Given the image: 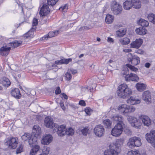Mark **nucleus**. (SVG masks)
<instances>
[{
	"mask_svg": "<svg viewBox=\"0 0 155 155\" xmlns=\"http://www.w3.org/2000/svg\"><path fill=\"white\" fill-rule=\"evenodd\" d=\"M10 49V47H2L0 49L1 55L3 56H7L9 53Z\"/></svg>",
	"mask_w": 155,
	"mask_h": 155,
	"instance_id": "nucleus-25",
	"label": "nucleus"
},
{
	"mask_svg": "<svg viewBox=\"0 0 155 155\" xmlns=\"http://www.w3.org/2000/svg\"><path fill=\"white\" fill-rule=\"evenodd\" d=\"M79 104L81 106H84L86 105V103L83 100L79 101Z\"/></svg>",
	"mask_w": 155,
	"mask_h": 155,
	"instance_id": "nucleus-58",
	"label": "nucleus"
},
{
	"mask_svg": "<svg viewBox=\"0 0 155 155\" xmlns=\"http://www.w3.org/2000/svg\"><path fill=\"white\" fill-rule=\"evenodd\" d=\"M143 42V40L140 38L136 39L130 44V47L138 49L141 46Z\"/></svg>",
	"mask_w": 155,
	"mask_h": 155,
	"instance_id": "nucleus-16",
	"label": "nucleus"
},
{
	"mask_svg": "<svg viewBox=\"0 0 155 155\" xmlns=\"http://www.w3.org/2000/svg\"><path fill=\"white\" fill-rule=\"evenodd\" d=\"M138 24L143 27H147L149 25L148 21L142 19H140L139 21Z\"/></svg>",
	"mask_w": 155,
	"mask_h": 155,
	"instance_id": "nucleus-36",
	"label": "nucleus"
},
{
	"mask_svg": "<svg viewBox=\"0 0 155 155\" xmlns=\"http://www.w3.org/2000/svg\"><path fill=\"white\" fill-rule=\"evenodd\" d=\"M103 123L105 127L107 128H110L112 124V122L109 119H106L103 121Z\"/></svg>",
	"mask_w": 155,
	"mask_h": 155,
	"instance_id": "nucleus-39",
	"label": "nucleus"
},
{
	"mask_svg": "<svg viewBox=\"0 0 155 155\" xmlns=\"http://www.w3.org/2000/svg\"><path fill=\"white\" fill-rule=\"evenodd\" d=\"M124 139L123 138H120L117 139L114 144H111L110 145H113L115 146L116 149H117L120 152L121 150V146L122 145L124 141Z\"/></svg>",
	"mask_w": 155,
	"mask_h": 155,
	"instance_id": "nucleus-20",
	"label": "nucleus"
},
{
	"mask_svg": "<svg viewBox=\"0 0 155 155\" xmlns=\"http://www.w3.org/2000/svg\"><path fill=\"white\" fill-rule=\"evenodd\" d=\"M2 84L5 86H8L10 84V82L8 78L5 77H4L2 78Z\"/></svg>",
	"mask_w": 155,
	"mask_h": 155,
	"instance_id": "nucleus-38",
	"label": "nucleus"
},
{
	"mask_svg": "<svg viewBox=\"0 0 155 155\" xmlns=\"http://www.w3.org/2000/svg\"><path fill=\"white\" fill-rule=\"evenodd\" d=\"M94 132L96 136L101 137L104 135L105 129L103 126L99 124L95 126L94 129Z\"/></svg>",
	"mask_w": 155,
	"mask_h": 155,
	"instance_id": "nucleus-8",
	"label": "nucleus"
},
{
	"mask_svg": "<svg viewBox=\"0 0 155 155\" xmlns=\"http://www.w3.org/2000/svg\"><path fill=\"white\" fill-rule=\"evenodd\" d=\"M45 124L48 128H53L54 127L57 128L58 125L57 124L54 123L53 120L48 117H46L45 120Z\"/></svg>",
	"mask_w": 155,
	"mask_h": 155,
	"instance_id": "nucleus-13",
	"label": "nucleus"
},
{
	"mask_svg": "<svg viewBox=\"0 0 155 155\" xmlns=\"http://www.w3.org/2000/svg\"><path fill=\"white\" fill-rule=\"evenodd\" d=\"M74 130L72 128H69L68 129V130H66V134L69 136H71L74 134Z\"/></svg>",
	"mask_w": 155,
	"mask_h": 155,
	"instance_id": "nucleus-42",
	"label": "nucleus"
},
{
	"mask_svg": "<svg viewBox=\"0 0 155 155\" xmlns=\"http://www.w3.org/2000/svg\"><path fill=\"white\" fill-rule=\"evenodd\" d=\"M114 19V17L112 15L108 14L106 15L105 21L107 24H110L113 22Z\"/></svg>",
	"mask_w": 155,
	"mask_h": 155,
	"instance_id": "nucleus-34",
	"label": "nucleus"
},
{
	"mask_svg": "<svg viewBox=\"0 0 155 155\" xmlns=\"http://www.w3.org/2000/svg\"><path fill=\"white\" fill-rule=\"evenodd\" d=\"M127 120L130 123L132 126L138 128L141 125V123L140 122L139 120L136 117L131 116H129Z\"/></svg>",
	"mask_w": 155,
	"mask_h": 155,
	"instance_id": "nucleus-10",
	"label": "nucleus"
},
{
	"mask_svg": "<svg viewBox=\"0 0 155 155\" xmlns=\"http://www.w3.org/2000/svg\"><path fill=\"white\" fill-rule=\"evenodd\" d=\"M111 8L114 14L115 15H118L120 13L122 10V6L115 1L112 2Z\"/></svg>",
	"mask_w": 155,
	"mask_h": 155,
	"instance_id": "nucleus-6",
	"label": "nucleus"
},
{
	"mask_svg": "<svg viewBox=\"0 0 155 155\" xmlns=\"http://www.w3.org/2000/svg\"><path fill=\"white\" fill-rule=\"evenodd\" d=\"M136 87L137 90L139 91H141L145 90L146 88L145 84L143 83H137Z\"/></svg>",
	"mask_w": 155,
	"mask_h": 155,
	"instance_id": "nucleus-30",
	"label": "nucleus"
},
{
	"mask_svg": "<svg viewBox=\"0 0 155 155\" xmlns=\"http://www.w3.org/2000/svg\"><path fill=\"white\" fill-rule=\"evenodd\" d=\"M53 137L50 134H47L43 136L41 141V143L44 145H48L52 141Z\"/></svg>",
	"mask_w": 155,
	"mask_h": 155,
	"instance_id": "nucleus-14",
	"label": "nucleus"
},
{
	"mask_svg": "<svg viewBox=\"0 0 155 155\" xmlns=\"http://www.w3.org/2000/svg\"><path fill=\"white\" fill-rule=\"evenodd\" d=\"M50 11L48 5L46 4H44L40 10L39 14L41 16H45L49 13Z\"/></svg>",
	"mask_w": 155,
	"mask_h": 155,
	"instance_id": "nucleus-15",
	"label": "nucleus"
},
{
	"mask_svg": "<svg viewBox=\"0 0 155 155\" xmlns=\"http://www.w3.org/2000/svg\"><path fill=\"white\" fill-rule=\"evenodd\" d=\"M49 38L48 35H45L44 36L41 38L40 39V41H44L47 40Z\"/></svg>",
	"mask_w": 155,
	"mask_h": 155,
	"instance_id": "nucleus-60",
	"label": "nucleus"
},
{
	"mask_svg": "<svg viewBox=\"0 0 155 155\" xmlns=\"http://www.w3.org/2000/svg\"><path fill=\"white\" fill-rule=\"evenodd\" d=\"M124 124H117L113 128L111 131V134L113 136L118 137L122 133L123 130V127L124 126Z\"/></svg>",
	"mask_w": 155,
	"mask_h": 155,
	"instance_id": "nucleus-5",
	"label": "nucleus"
},
{
	"mask_svg": "<svg viewBox=\"0 0 155 155\" xmlns=\"http://www.w3.org/2000/svg\"><path fill=\"white\" fill-rule=\"evenodd\" d=\"M127 155H140V154L137 151L131 150L128 152Z\"/></svg>",
	"mask_w": 155,
	"mask_h": 155,
	"instance_id": "nucleus-50",
	"label": "nucleus"
},
{
	"mask_svg": "<svg viewBox=\"0 0 155 155\" xmlns=\"http://www.w3.org/2000/svg\"><path fill=\"white\" fill-rule=\"evenodd\" d=\"M131 4L132 7L136 9L140 8L141 6V2L140 0H131Z\"/></svg>",
	"mask_w": 155,
	"mask_h": 155,
	"instance_id": "nucleus-26",
	"label": "nucleus"
},
{
	"mask_svg": "<svg viewBox=\"0 0 155 155\" xmlns=\"http://www.w3.org/2000/svg\"><path fill=\"white\" fill-rule=\"evenodd\" d=\"M109 147V149L104 151V155H118L120 153V152L115 149V146L113 145H110Z\"/></svg>",
	"mask_w": 155,
	"mask_h": 155,
	"instance_id": "nucleus-7",
	"label": "nucleus"
},
{
	"mask_svg": "<svg viewBox=\"0 0 155 155\" xmlns=\"http://www.w3.org/2000/svg\"><path fill=\"white\" fill-rule=\"evenodd\" d=\"M91 109L90 108L88 107L86 108L85 110V111L86 114L88 115H90V111Z\"/></svg>",
	"mask_w": 155,
	"mask_h": 155,
	"instance_id": "nucleus-59",
	"label": "nucleus"
},
{
	"mask_svg": "<svg viewBox=\"0 0 155 155\" xmlns=\"http://www.w3.org/2000/svg\"><path fill=\"white\" fill-rule=\"evenodd\" d=\"M11 94L13 97L17 99H20L21 96L19 90L17 88H14L12 90Z\"/></svg>",
	"mask_w": 155,
	"mask_h": 155,
	"instance_id": "nucleus-21",
	"label": "nucleus"
},
{
	"mask_svg": "<svg viewBox=\"0 0 155 155\" xmlns=\"http://www.w3.org/2000/svg\"><path fill=\"white\" fill-rule=\"evenodd\" d=\"M68 8V6L67 4H65L64 6H61L60 8V10H62L64 12H66Z\"/></svg>",
	"mask_w": 155,
	"mask_h": 155,
	"instance_id": "nucleus-51",
	"label": "nucleus"
},
{
	"mask_svg": "<svg viewBox=\"0 0 155 155\" xmlns=\"http://www.w3.org/2000/svg\"><path fill=\"white\" fill-rule=\"evenodd\" d=\"M61 92V90L59 87H58L55 91V93L56 94H58Z\"/></svg>",
	"mask_w": 155,
	"mask_h": 155,
	"instance_id": "nucleus-57",
	"label": "nucleus"
},
{
	"mask_svg": "<svg viewBox=\"0 0 155 155\" xmlns=\"http://www.w3.org/2000/svg\"><path fill=\"white\" fill-rule=\"evenodd\" d=\"M38 23V20L36 18H34L32 22V28L33 30H35L36 28V26L37 25Z\"/></svg>",
	"mask_w": 155,
	"mask_h": 155,
	"instance_id": "nucleus-41",
	"label": "nucleus"
},
{
	"mask_svg": "<svg viewBox=\"0 0 155 155\" xmlns=\"http://www.w3.org/2000/svg\"><path fill=\"white\" fill-rule=\"evenodd\" d=\"M125 80L126 81H137L139 79L138 77L136 74L130 73L129 74H127L125 77Z\"/></svg>",
	"mask_w": 155,
	"mask_h": 155,
	"instance_id": "nucleus-17",
	"label": "nucleus"
},
{
	"mask_svg": "<svg viewBox=\"0 0 155 155\" xmlns=\"http://www.w3.org/2000/svg\"><path fill=\"white\" fill-rule=\"evenodd\" d=\"M68 72H69L70 73L71 72L73 74H75L77 73V71L76 70L72 68L69 69L68 71Z\"/></svg>",
	"mask_w": 155,
	"mask_h": 155,
	"instance_id": "nucleus-55",
	"label": "nucleus"
},
{
	"mask_svg": "<svg viewBox=\"0 0 155 155\" xmlns=\"http://www.w3.org/2000/svg\"><path fill=\"white\" fill-rule=\"evenodd\" d=\"M119 41L121 44L123 45H128L130 42V39L127 37L120 38L119 39Z\"/></svg>",
	"mask_w": 155,
	"mask_h": 155,
	"instance_id": "nucleus-32",
	"label": "nucleus"
},
{
	"mask_svg": "<svg viewBox=\"0 0 155 155\" xmlns=\"http://www.w3.org/2000/svg\"><path fill=\"white\" fill-rule=\"evenodd\" d=\"M112 119L114 122H118L117 124H124L123 121V118L120 115L115 114L113 117Z\"/></svg>",
	"mask_w": 155,
	"mask_h": 155,
	"instance_id": "nucleus-24",
	"label": "nucleus"
},
{
	"mask_svg": "<svg viewBox=\"0 0 155 155\" xmlns=\"http://www.w3.org/2000/svg\"><path fill=\"white\" fill-rule=\"evenodd\" d=\"M23 146L22 144H21L17 148L16 150V153H20L22 152L23 151Z\"/></svg>",
	"mask_w": 155,
	"mask_h": 155,
	"instance_id": "nucleus-49",
	"label": "nucleus"
},
{
	"mask_svg": "<svg viewBox=\"0 0 155 155\" xmlns=\"http://www.w3.org/2000/svg\"><path fill=\"white\" fill-rule=\"evenodd\" d=\"M129 56L131 57V59L130 60V61L131 62V64L134 65H136L140 63L139 58L137 56L132 55L131 53L128 54Z\"/></svg>",
	"mask_w": 155,
	"mask_h": 155,
	"instance_id": "nucleus-19",
	"label": "nucleus"
},
{
	"mask_svg": "<svg viewBox=\"0 0 155 155\" xmlns=\"http://www.w3.org/2000/svg\"><path fill=\"white\" fill-rule=\"evenodd\" d=\"M40 147L38 145H34L30 152V155H35L40 149Z\"/></svg>",
	"mask_w": 155,
	"mask_h": 155,
	"instance_id": "nucleus-27",
	"label": "nucleus"
},
{
	"mask_svg": "<svg viewBox=\"0 0 155 155\" xmlns=\"http://www.w3.org/2000/svg\"><path fill=\"white\" fill-rule=\"evenodd\" d=\"M141 144V140L140 137H133L129 138L127 145L129 147L133 148L135 147H140Z\"/></svg>",
	"mask_w": 155,
	"mask_h": 155,
	"instance_id": "nucleus-4",
	"label": "nucleus"
},
{
	"mask_svg": "<svg viewBox=\"0 0 155 155\" xmlns=\"http://www.w3.org/2000/svg\"><path fill=\"white\" fill-rule=\"evenodd\" d=\"M41 129L38 125L34 126L32 135L33 136V138L29 140V145H32L34 144H35L37 142L38 138H39L41 134Z\"/></svg>",
	"mask_w": 155,
	"mask_h": 155,
	"instance_id": "nucleus-2",
	"label": "nucleus"
},
{
	"mask_svg": "<svg viewBox=\"0 0 155 155\" xmlns=\"http://www.w3.org/2000/svg\"><path fill=\"white\" fill-rule=\"evenodd\" d=\"M155 15L153 13H150L147 16V18L150 21L152 22L153 21Z\"/></svg>",
	"mask_w": 155,
	"mask_h": 155,
	"instance_id": "nucleus-44",
	"label": "nucleus"
},
{
	"mask_svg": "<svg viewBox=\"0 0 155 155\" xmlns=\"http://www.w3.org/2000/svg\"><path fill=\"white\" fill-rule=\"evenodd\" d=\"M89 128L88 127H85L81 128L80 131L84 136H86L88 134Z\"/></svg>",
	"mask_w": 155,
	"mask_h": 155,
	"instance_id": "nucleus-37",
	"label": "nucleus"
},
{
	"mask_svg": "<svg viewBox=\"0 0 155 155\" xmlns=\"http://www.w3.org/2000/svg\"><path fill=\"white\" fill-rule=\"evenodd\" d=\"M127 104L134 105L139 104L140 102V100L136 98L135 96H131L127 101Z\"/></svg>",
	"mask_w": 155,
	"mask_h": 155,
	"instance_id": "nucleus-22",
	"label": "nucleus"
},
{
	"mask_svg": "<svg viewBox=\"0 0 155 155\" xmlns=\"http://www.w3.org/2000/svg\"><path fill=\"white\" fill-rule=\"evenodd\" d=\"M128 73V69L127 68H125L124 70L121 71V74L123 75H127V74Z\"/></svg>",
	"mask_w": 155,
	"mask_h": 155,
	"instance_id": "nucleus-54",
	"label": "nucleus"
},
{
	"mask_svg": "<svg viewBox=\"0 0 155 155\" xmlns=\"http://www.w3.org/2000/svg\"><path fill=\"white\" fill-rule=\"evenodd\" d=\"M33 28H32L30 30H29L28 32L26 33L24 35V37L26 38H33L34 37V31L35 30H33L32 29Z\"/></svg>",
	"mask_w": 155,
	"mask_h": 155,
	"instance_id": "nucleus-31",
	"label": "nucleus"
},
{
	"mask_svg": "<svg viewBox=\"0 0 155 155\" xmlns=\"http://www.w3.org/2000/svg\"><path fill=\"white\" fill-rule=\"evenodd\" d=\"M33 136L31 134L29 133H25L24 134L21 136V138L22 140L24 141L28 140V143L29 144V140L30 139H32L33 138Z\"/></svg>",
	"mask_w": 155,
	"mask_h": 155,
	"instance_id": "nucleus-29",
	"label": "nucleus"
},
{
	"mask_svg": "<svg viewBox=\"0 0 155 155\" xmlns=\"http://www.w3.org/2000/svg\"><path fill=\"white\" fill-rule=\"evenodd\" d=\"M57 128H58L57 133L59 136H62L66 134V129L64 125H61Z\"/></svg>",
	"mask_w": 155,
	"mask_h": 155,
	"instance_id": "nucleus-23",
	"label": "nucleus"
},
{
	"mask_svg": "<svg viewBox=\"0 0 155 155\" xmlns=\"http://www.w3.org/2000/svg\"><path fill=\"white\" fill-rule=\"evenodd\" d=\"M65 76L66 78V80L69 81L71 80L72 78V76L70 74L69 72H68L65 74Z\"/></svg>",
	"mask_w": 155,
	"mask_h": 155,
	"instance_id": "nucleus-52",
	"label": "nucleus"
},
{
	"mask_svg": "<svg viewBox=\"0 0 155 155\" xmlns=\"http://www.w3.org/2000/svg\"><path fill=\"white\" fill-rule=\"evenodd\" d=\"M42 151L44 153V154H48L49 153L50 148L46 146H45L44 147L43 149H42Z\"/></svg>",
	"mask_w": 155,
	"mask_h": 155,
	"instance_id": "nucleus-45",
	"label": "nucleus"
},
{
	"mask_svg": "<svg viewBox=\"0 0 155 155\" xmlns=\"http://www.w3.org/2000/svg\"><path fill=\"white\" fill-rule=\"evenodd\" d=\"M60 105L61 107V108H62V109L63 110H65V108L64 105L63 103L61 102L60 103Z\"/></svg>",
	"mask_w": 155,
	"mask_h": 155,
	"instance_id": "nucleus-63",
	"label": "nucleus"
},
{
	"mask_svg": "<svg viewBox=\"0 0 155 155\" xmlns=\"http://www.w3.org/2000/svg\"><path fill=\"white\" fill-rule=\"evenodd\" d=\"M132 51V50L131 49H125L123 50V51L124 52L127 53L131 52Z\"/></svg>",
	"mask_w": 155,
	"mask_h": 155,
	"instance_id": "nucleus-61",
	"label": "nucleus"
},
{
	"mask_svg": "<svg viewBox=\"0 0 155 155\" xmlns=\"http://www.w3.org/2000/svg\"><path fill=\"white\" fill-rule=\"evenodd\" d=\"M131 90L125 84H122L119 85L117 88V93L118 96L121 98L125 99L132 94Z\"/></svg>",
	"mask_w": 155,
	"mask_h": 155,
	"instance_id": "nucleus-1",
	"label": "nucleus"
},
{
	"mask_svg": "<svg viewBox=\"0 0 155 155\" xmlns=\"http://www.w3.org/2000/svg\"><path fill=\"white\" fill-rule=\"evenodd\" d=\"M22 41H18L15 40L11 42L9 44L10 46L13 48H17L21 45Z\"/></svg>",
	"mask_w": 155,
	"mask_h": 155,
	"instance_id": "nucleus-35",
	"label": "nucleus"
},
{
	"mask_svg": "<svg viewBox=\"0 0 155 155\" xmlns=\"http://www.w3.org/2000/svg\"><path fill=\"white\" fill-rule=\"evenodd\" d=\"M116 34L119 37H121L124 36L123 34H122L119 30L116 32Z\"/></svg>",
	"mask_w": 155,
	"mask_h": 155,
	"instance_id": "nucleus-56",
	"label": "nucleus"
},
{
	"mask_svg": "<svg viewBox=\"0 0 155 155\" xmlns=\"http://www.w3.org/2000/svg\"><path fill=\"white\" fill-rule=\"evenodd\" d=\"M124 131L126 134L130 135L131 134V130L128 128H126L124 130Z\"/></svg>",
	"mask_w": 155,
	"mask_h": 155,
	"instance_id": "nucleus-53",
	"label": "nucleus"
},
{
	"mask_svg": "<svg viewBox=\"0 0 155 155\" xmlns=\"http://www.w3.org/2000/svg\"><path fill=\"white\" fill-rule=\"evenodd\" d=\"M118 109L119 112L124 115L132 113L135 110V108L133 106L123 104L119 106Z\"/></svg>",
	"mask_w": 155,
	"mask_h": 155,
	"instance_id": "nucleus-3",
	"label": "nucleus"
},
{
	"mask_svg": "<svg viewBox=\"0 0 155 155\" xmlns=\"http://www.w3.org/2000/svg\"><path fill=\"white\" fill-rule=\"evenodd\" d=\"M93 90V88L91 87H82L81 90L82 91H88L90 92H91Z\"/></svg>",
	"mask_w": 155,
	"mask_h": 155,
	"instance_id": "nucleus-48",
	"label": "nucleus"
},
{
	"mask_svg": "<svg viewBox=\"0 0 155 155\" xmlns=\"http://www.w3.org/2000/svg\"><path fill=\"white\" fill-rule=\"evenodd\" d=\"M72 61V59L71 58L68 59H63L61 60V64H68L70 62Z\"/></svg>",
	"mask_w": 155,
	"mask_h": 155,
	"instance_id": "nucleus-43",
	"label": "nucleus"
},
{
	"mask_svg": "<svg viewBox=\"0 0 155 155\" xmlns=\"http://www.w3.org/2000/svg\"><path fill=\"white\" fill-rule=\"evenodd\" d=\"M120 32L122 33V34H123V35H124L126 33V30L125 29H120Z\"/></svg>",
	"mask_w": 155,
	"mask_h": 155,
	"instance_id": "nucleus-64",
	"label": "nucleus"
},
{
	"mask_svg": "<svg viewBox=\"0 0 155 155\" xmlns=\"http://www.w3.org/2000/svg\"><path fill=\"white\" fill-rule=\"evenodd\" d=\"M146 137L147 141L155 146V130H152L146 135Z\"/></svg>",
	"mask_w": 155,
	"mask_h": 155,
	"instance_id": "nucleus-11",
	"label": "nucleus"
},
{
	"mask_svg": "<svg viewBox=\"0 0 155 155\" xmlns=\"http://www.w3.org/2000/svg\"><path fill=\"white\" fill-rule=\"evenodd\" d=\"M132 6L131 3L128 1H126L123 3V7L125 9L129 10L131 8Z\"/></svg>",
	"mask_w": 155,
	"mask_h": 155,
	"instance_id": "nucleus-33",
	"label": "nucleus"
},
{
	"mask_svg": "<svg viewBox=\"0 0 155 155\" xmlns=\"http://www.w3.org/2000/svg\"><path fill=\"white\" fill-rule=\"evenodd\" d=\"M17 144V139L14 137L8 138V140L5 143V144L8 145V148L12 149H15Z\"/></svg>",
	"mask_w": 155,
	"mask_h": 155,
	"instance_id": "nucleus-9",
	"label": "nucleus"
},
{
	"mask_svg": "<svg viewBox=\"0 0 155 155\" xmlns=\"http://www.w3.org/2000/svg\"><path fill=\"white\" fill-rule=\"evenodd\" d=\"M58 1V0H48L47 2L48 5L53 6Z\"/></svg>",
	"mask_w": 155,
	"mask_h": 155,
	"instance_id": "nucleus-47",
	"label": "nucleus"
},
{
	"mask_svg": "<svg viewBox=\"0 0 155 155\" xmlns=\"http://www.w3.org/2000/svg\"><path fill=\"white\" fill-rule=\"evenodd\" d=\"M126 66L127 67L129 68L131 70V71H137L138 69L134 66H132L130 64H126Z\"/></svg>",
	"mask_w": 155,
	"mask_h": 155,
	"instance_id": "nucleus-46",
	"label": "nucleus"
},
{
	"mask_svg": "<svg viewBox=\"0 0 155 155\" xmlns=\"http://www.w3.org/2000/svg\"><path fill=\"white\" fill-rule=\"evenodd\" d=\"M61 97H63L65 99H68V96L64 93L61 94Z\"/></svg>",
	"mask_w": 155,
	"mask_h": 155,
	"instance_id": "nucleus-62",
	"label": "nucleus"
},
{
	"mask_svg": "<svg viewBox=\"0 0 155 155\" xmlns=\"http://www.w3.org/2000/svg\"><path fill=\"white\" fill-rule=\"evenodd\" d=\"M137 33L140 35H143L146 34L147 30L142 27H140L136 30Z\"/></svg>",
	"mask_w": 155,
	"mask_h": 155,
	"instance_id": "nucleus-28",
	"label": "nucleus"
},
{
	"mask_svg": "<svg viewBox=\"0 0 155 155\" xmlns=\"http://www.w3.org/2000/svg\"><path fill=\"white\" fill-rule=\"evenodd\" d=\"M139 119L142 121L144 126L148 127L151 124V120L147 116L142 115L139 116Z\"/></svg>",
	"mask_w": 155,
	"mask_h": 155,
	"instance_id": "nucleus-12",
	"label": "nucleus"
},
{
	"mask_svg": "<svg viewBox=\"0 0 155 155\" xmlns=\"http://www.w3.org/2000/svg\"><path fill=\"white\" fill-rule=\"evenodd\" d=\"M142 99L147 104H149L151 101L150 94L148 91H144L142 95Z\"/></svg>",
	"mask_w": 155,
	"mask_h": 155,
	"instance_id": "nucleus-18",
	"label": "nucleus"
},
{
	"mask_svg": "<svg viewBox=\"0 0 155 155\" xmlns=\"http://www.w3.org/2000/svg\"><path fill=\"white\" fill-rule=\"evenodd\" d=\"M59 32V31H53L50 32L48 34L49 38H51L57 35Z\"/></svg>",
	"mask_w": 155,
	"mask_h": 155,
	"instance_id": "nucleus-40",
	"label": "nucleus"
}]
</instances>
